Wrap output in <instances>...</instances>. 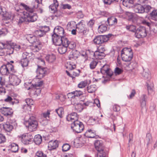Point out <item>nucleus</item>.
<instances>
[{"mask_svg": "<svg viewBox=\"0 0 157 157\" xmlns=\"http://www.w3.org/2000/svg\"><path fill=\"white\" fill-rule=\"evenodd\" d=\"M37 18L38 16L36 13H29L24 12L21 15L18 17V19H17V22L19 25L23 23L27 24L30 22L36 21Z\"/></svg>", "mask_w": 157, "mask_h": 157, "instance_id": "f257e3e1", "label": "nucleus"}, {"mask_svg": "<svg viewBox=\"0 0 157 157\" xmlns=\"http://www.w3.org/2000/svg\"><path fill=\"white\" fill-rule=\"evenodd\" d=\"M26 38L30 43L33 44L31 48L33 52H38L41 49L42 44L39 40H37L35 35H28Z\"/></svg>", "mask_w": 157, "mask_h": 157, "instance_id": "f03ea898", "label": "nucleus"}, {"mask_svg": "<svg viewBox=\"0 0 157 157\" xmlns=\"http://www.w3.org/2000/svg\"><path fill=\"white\" fill-rule=\"evenodd\" d=\"M27 117L25 118V124L29 130L33 132L36 130L38 126L37 122L35 117L33 116H31L28 119Z\"/></svg>", "mask_w": 157, "mask_h": 157, "instance_id": "7ed1b4c3", "label": "nucleus"}, {"mask_svg": "<svg viewBox=\"0 0 157 157\" xmlns=\"http://www.w3.org/2000/svg\"><path fill=\"white\" fill-rule=\"evenodd\" d=\"M121 55L122 60L123 61L129 62L131 60L133 56V54L131 48H124L121 51Z\"/></svg>", "mask_w": 157, "mask_h": 157, "instance_id": "20e7f679", "label": "nucleus"}, {"mask_svg": "<svg viewBox=\"0 0 157 157\" xmlns=\"http://www.w3.org/2000/svg\"><path fill=\"white\" fill-rule=\"evenodd\" d=\"M137 2L134 6V11L136 13H144V9L143 5L148 4V0H136Z\"/></svg>", "mask_w": 157, "mask_h": 157, "instance_id": "39448f33", "label": "nucleus"}, {"mask_svg": "<svg viewBox=\"0 0 157 157\" xmlns=\"http://www.w3.org/2000/svg\"><path fill=\"white\" fill-rule=\"evenodd\" d=\"M10 72H14L15 71L13 66L9 63L2 65L0 68V73L2 75H8L11 73Z\"/></svg>", "mask_w": 157, "mask_h": 157, "instance_id": "423d86ee", "label": "nucleus"}, {"mask_svg": "<svg viewBox=\"0 0 157 157\" xmlns=\"http://www.w3.org/2000/svg\"><path fill=\"white\" fill-rule=\"evenodd\" d=\"M71 128L74 131L79 133L83 131L84 127L82 122L79 121H75L71 123Z\"/></svg>", "mask_w": 157, "mask_h": 157, "instance_id": "0eeeda50", "label": "nucleus"}, {"mask_svg": "<svg viewBox=\"0 0 157 157\" xmlns=\"http://www.w3.org/2000/svg\"><path fill=\"white\" fill-rule=\"evenodd\" d=\"M32 56L33 53L31 52L28 53L25 52L23 53L22 58L20 61V63L23 67L28 66L29 61L32 59Z\"/></svg>", "mask_w": 157, "mask_h": 157, "instance_id": "6e6552de", "label": "nucleus"}, {"mask_svg": "<svg viewBox=\"0 0 157 157\" xmlns=\"http://www.w3.org/2000/svg\"><path fill=\"white\" fill-rule=\"evenodd\" d=\"M112 35L111 34H109L107 35L97 36L94 39V42L97 44H101L107 42Z\"/></svg>", "mask_w": 157, "mask_h": 157, "instance_id": "1a4fd4ad", "label": "nucleus"}, {"mask_svg": "<svg viewBox=\"0 0 157 157\" xmlns=\"http://www.w3.org/2000/svg\"><path fill=\"white\" fill-rule=\"evenodd\" d=\"M83 92L80 90H76L72 92L69 93L67 94V96L68 98H71V102H75V101H79V97L82 95Z\"/></svg>", "mask_w": 157, "mask_h": 157, "instance_id": "9d476101", "label": "nucleus"}, {"mask_svg": "<svg viewBox=\"0 0 157 157\" xmlns=\"http://www.w3.org/2000/svg\"><path fill=\"white\" fill-rule=\"evenodd\" d=\"M33 136L31 134L25 133L19 136L22 142L25 144L27 145L32 143Z\"/></svg>", "mask_w": 157, "mask_h": 157, "instance_id": "9b49d317", "label": "nucleus"}, {"mask_svg": "<svg viewBox=\"0 0 157 157\" xmlns=\"http://www.w3.org/2000/svg\"><path fill=\"white\" fill-rule=\"evenodd\" d=\"M147 35L146 28L144 26L139 27L136 29L135 33V36L138 38L145 37Z\"/></svg>", "mask_w": 157, "mask_h": 157, "instance_id": "f8f14e48", "label": "nucleus"}, {"mask_svg": "<svg viewBox=\"0 0 157 157\" xmlns=\"http://www.w3.org/2000/svg\"><path fill=\"white\" fill-rule=\"evenodd\" d=\"M84 21L81 20L76 25L75 28L77 29V32L85 34L86 33L87 29L85 27V25L83 24Z\"/></svg>", "mask_w": 157, "mask_h": 157, "instance_id": "ddd939ff", "label": "nucleus"}, {"mask_svg": "<svg viewBox=\"0 0 157 157\" xmlns=\"http://www.w3.org/2000/svg\"><path fill=\"white\" fill-rule=\"evenodd\" d=\"M47 69L38 66L36 70L37 75L36 77L38 79H40L45 76L47 73Z\"/></svg>", "mask_w": 157, "mask_h": 157, "instance_id": "4468645a", "label": "nucleus"}, {"mask_svg": "<svg viewBox=\"0 0 157 157\" xmlns=\"http://www.w3.org/2000/svg\"><path fill=\"white\" fill-rule=\"evenodd\" d=\"M100 71L102 74L106 75L111 77L113 75V72L109 67V66L105 64L101 68Z\"/></svg>", "mask_w": 157, "mask_h": 157, "instance_id": "2eb2a0df", "label": "nucleus"}, {"mask_svg": "<svg viewBox=\"0 0 157 157\" xmlns=\"http://www.w3.org/2000/svg\"><path fill=\"white\" fill-rule=\"evenodd\" d=\"M2 44L4 48L9 49V51H8V52H9V55L13 53V49L12 47H13L14 43L11 40L7 41L6 42L2 43Z\"/></svg>", "mask_w": 157, "mask_h": 157, "instance_id": "dca6fc26", "label": "nucleus"}, {"mask_svg": "<svg viewBox=\"0 0 157 157\" xmlns=\"http://www.w3.org/2000/svg\"><path fill=\"white\" fill-rule=\"evenodd\" d=\"M94 145L95 149L98 152L104 151V146L102 141L97 140L95 141Z\"/></svg>", "mask_w": 157, "mask_h": 157, "instance_id": "f3484780", "label": "nucleus"}, {"mask_svg": "<svg viewBox=\"0 0 157 157\" xmlns=\"http://www.w3.org/2000/svg\"><path fill=\"white\" fill-rule=\"evenodd\" d=\"M0 111L2 114L6 116L11 115L13 112L12 109L9 107H2Z\"/></svg>", "mask_w": 157, "mask_h": 157, "instance_id": "a211bd4d", "label": "nucleus"}, {"mask_svg": "<svg viewBox=\"0 0 157 157\" xmlns=\"http://www.w3.org/2000/svg\"><path fill=\"white\" fill-rule=\"evenodd\" d=\"M54 34L53 35L63 36L64 33V29L62 27L60 26H57L54 29Z\"/></svg>", "mask_w": 157, "mask_h": 157, "instance_id": "6ab92c4d", "label": "nucleus"}, {"mask_svg": "<svg viewBox=\"0 0 157 157\" xmlns=\"http://www.w3.org/2000/svg\"><path fill=\"white\" fill-rule=\"evenodd\" d=\"M79 101H76L75 102H71L74 106L75 109L78 112H81L83 109V106L82 105V101H81L79 102Z\"/></svg>", "mask_w": 157, "mask_h": 157, "instance_id": "aec40b11", "label": "nucleus"}, {"mask_svg": "<svg viewBox=\"0 0 157 157\" xmlns=\"http://www.w3.org/2000/svg\"><path fill=\"white\" fill-rule=\"evenodd\" d=\"M62 36L52 35V39L54 44L56 46H59L62 43Z\"/></svg>", "mask_w": 157, "mask_h": 157, "instance_id": "412c9836", "label": "nucleus"}, {"mask_svg": "<svg viewBox=\"0 0 157 157\" xmlns=\"http://www.w3.org/2000/svg\"><path fill=\"white\" fill-rule=\"evenodd\" d=\"M78 116L75 112H73L68 114L66 117V119L68 121H78Z\"/></svg>", "mask_w": 157, "mask_h": 157, "instance_id": "4be33fe9", "label": "nucleus"}, {"mask_svg": "<svg viewBox=\"0 0 157 157\" xmlns=\"http://www.w3.org/2000/svg\"><path fill=\"white\" fill-rule=\"evenodd\" d=\"M85 136L88 138H96L98 136L96 135L95 131L91 129H89L84 134Z\"/></svg>", "mask_w": 157, "mask_h": 157, "instance_id": "5701e85b", "label": "nucleus"}, {"mask_svg": "<svg viewBox=\"0 0 157 157\" xmlns=\"http://www.w3.org/2000/svg\"><path fill=\"white\" fill-rule=\"evenodd\" d=\"M58 5L59 3L57 0H53V3L49 6L50 11L51 13H55L57 10V8Z\"/></svg>", "mask_w": 157, "mask_h": 157, "instance_id": "b1692460", "label": "nucleus"}, {"mask_svg": "<svg viewBox=\"0 0 157 157\" xmlns=\"http://www.w3.org/2000/svg\"><path fill=\"white\" fill-rule=\"evenodd\" d=\"M90 53L97 59H102L105 56V54L104 53H101L98 51H96L95 52H92Z\"/></svg>", "mask_w": 157, "mask_h": 157, "instance_id": "393cba45", "label": "nucleus"}, {"mask_svg": "<svg viewBox=\"0 0 157 157\" xmlns=\"http://www.w3.org/2000/svg\"><path fill=\"white\" fill-rule=\"evenodd\" d=\"M78 52L77 50H72L69 54V59L72 60H75L78 58Z\"/></svg>", "mask_w": 157, "mask_h": 157, "instance_id": "a878e982", "label": "nucleus"}, {"mask_svg": "<svg viewBox=\"0 0 157 157\" xmlns=\"http://www.w3.org/2000/svg\"><path fill=\"white\" fill-rule=\"evenodd\" d=\"M58 146V143L57 140L54 141L51 140L49 142L48 144V148L50 150L56 149Z\"/></svg>", "mask_w": 157, "mask_h": 157, "instance_id": "bb28decb", "label": "nucleus"}, {"mask_svg": "<svg viewBox=\"0 0 157 157\" xmlns=\"http://www.w3.org/2000/svg\"><path fill=\"white\" fill-rule=\"evenodd\" d=\"M11 81L13 85L17 86L20 83L21 80L17 76L14 75L11 77Z\"/></svg>", "mask_w": 157, "mask_h": 157, "instance_id": "cd10ccee", "label": "nucleus"}, {"mask_svg": "<svg viewBox=\"0 0 157 157\" xmlns=\"http://www.w3.org/2000/svg\"><path fill=\"white\" fill-rule=\"evenodd\" d=\"M3 128L6 131L10 132L13 129V126L10 123L7 122L4 123Z\"/></svg>", "mask_w": 157, "mask_h": 157, "instance_id": "c85d7f7f", "label": "nucleus"}, {"mask_svg": "<svg viewBox=\"0 0 157 157\" xmlns=\"http://www.w3.org/2000/svg\"><path fill=\"white\" fill-rule=\"evenodd\" d=\"M146 95L145 94H143L142 96V99L141 101V110L146 109V101L145 100Z\"/></svg>", "mask_w": 157, "mask_h": 157, "instance_id": "c756f323", "label": "nucleus"}, {"mask_svg": "<svg viewBox=\"0 0 157 157\" xmlns=\"http://www.w3.org/2000/svg\"><path fill=\"white\" fill-rule=\"evenodd\" d=\"M58 49V51L61 54H63L65 53L67 51V46H64V45H60L59 46Z\"/></svg>", "mask_w": 157, "mask_h": 157, "instance_id": "7c9ffc66", "label": "nucleus"}, {"mask_svg": "<svg viewBox=\"0 0 157 157\" xmlns=\"http://www.w3.org/2000/svg\"><path fill=\"white\" fill-rule=\"evenodd\" d=\"M76 22L75 21H71L68 22L67 26V28L68 30L69 31L73 29H75L76 26Z\"/></svg>", "mask_w": 157, "mask_h": 157, "instance_id": "2f4dec72", "label": "nucleus"}, {"mask_svg": "<svg viewBox=\"0 0 157 157\" xmlns=\"http://www.w3.org/2000/svg\"><path fill=\"white\" fill-rule=\"evenodd\" d=\"M34 143L37 145L40 144L42 141V137L40 135H35L33 139Z\"/></svg>", "mask_w": 157, "mask_h": 157, "instance_id": "473e14b6", "label": "nucleus"}, {"mask_svg": "<svg viewBox=\"0 0 157 157\" xmlns=\"http://www.w3.org/2000/svg\"><path fill=\"white\" fill-rule=\"evenodd\" d=\"M46 60L49 63H52L56 59V57L53 54L47 55L45 57Z\"/></svg>", "mask_w": 157, "mask_h": 157, "instance_id": "72a5a7b5", "label": "nucleus"}, {"mask_svg": "<svg viewBox=\"0 0 157 157\" xmlns=\"http://www.w3.org/2000/svg\"><path fill=\"white\" fill-rule=\"evenodd\" d=\"M20 5L23 6L25 9L27 11V13H33L34 11V9L33 8H31L28 6L27 5L23 3H21Z\"/></svg>", "mask_w": 157, "mask_h": 157, "instance_id": "f704fd0d", "label": "nucleus"}, {"mask_svg": "<svg viewBox=\"0 0 157 157\" xmlns=\"http://www.w3.org/2000/svg\"><path fill=\"white\" fill-rule=\"evenodd\" d=\"M125 28L127 30L132 32H135L136 31V27L133 25H126Z\"/></svg>", "mask_w": 157, "mask_h": 157, "instance_id": "c9c22d12", "label": "nucleus"}, {"mask_svg": "<svg viewBox=\"0 0 157 157\" xmlns=\"http://www.w3.org/2000/svg\"><path fill=\"white\" fill-rule=\"evenodd\" d=\"M88 92L89 93H93L97 90L96 86L95 85H91L88 86L87 88Z\"/></svg>", "mask_w": 157, "mask_h": 157, "instance_id": "e433bc0d", "label": "nucleus"}, {"mask_svg": "<svg viewBox=\"0 0 157 157\" xmlns=\"http://www.w3.org/2000/svg\"><path fill=\"white\" fill-rule=\"evenodd\" d=\"M34 35L36 37H41L45 35V33L41 29L35 31L34 32Z\"/></svg>", "mask_w": 157, "mask_h": 157, "instance_id": "4c0bfd02", "label": "nucleus"}, {"mask_svg": "<svg viewBox=\"0 0 157 157\" xmlns=\"http://www.w3.org/2000/svg\"><path fill=\"white\" fill-rule=\"evenodd\" d=\"M107 21L109 25H115L117 22V19L114 17L108 18Z\"/></svg>", "mask_w": 157, "mask_h": 157, "instance_id": "58836bf2", "label": "nucleus"}, {"mask_svg": "<svg viewBox=\"0 0 157 157\" xmlns=\"http://www.w3.org/2000/svg\"><path fill=\"white\" fill-rule=\"evenodd\" d=\"M4 101L11 105H13L15 103L14 99L10 96H8L7 98L4 100Z\"/></svg>", "mask_w": 157, "mask_h": 157, "instance_id": "ea45409f", "label": "nucleus"}, {"mask_svg": "<svg viewBox=\"0 0 157 157\" xmlns=\"http://www.w3.org/2000/svg\"><path fill=\"white\" fill-rule=\"evenodd\" d=\"M107 28L105 25H101L99 26L98 30L99 33H102L107 30Z\"/></svg>", "mask_w": 157, "mask_h": 157, "instance_id": "a19ab883", "label": "nucleus"}, {"mask_svg": "<svg viewBox=\"0 0 157 157\" xmlns=\"http://www.w3.org/2000/svg\"><path fill=\"white\" fill-rule=\"evenodd\" d=\"M151 19L155 21H157V10H153L150 13Z\"/></svg>", "mask_w": 157, "mask_h": 157, "instance_id": "79ce46f5", "label": "nucleus"}, {"mask_svg": "<svg viewBox=\"0 0 157 157\" xmlns=\"http://www.w3.org/2000/svg\"><path fill=\"white\" fill-rule=\"evenodd\" d=\"M142 76L144 78V79H148L149 80L151 78V75L149 71L148 70L147 71H144L142 73Z\"/></svg>", "mask_w": 157, "mask_h": 157, "instance_id": "37998d69", "label": "nucleus"}, {"mask_svg": "<svg viewBox=\"0 0 157 157\" xmlns=\"http://www.w3.org/2000/svg\"><path fill=\"white\" fill-rule=\"evenodd\" d=\"M56 112L60 118L62 117V115L64 113L63 109L62 107H60L56 109Z\"/></svg>", "mask_w": 157, "mask_h": 157, "instance_id": "c03bdc74", "label": "nucleus"}, {"mask_svg": "<svg viewBox=\"0 0 157 157\" xmlns=\"http://www.w3.org/2000/svg\"><path fill=\"white\" fill-rule=\"evenodd\" d=\"M98 63V62L97 60H93L91 61L89 64L90 68L91 69H94Z\"/></svg>", "mask_w": 157, "mask_h": 157, "instance_id": "a18cd8bd", "label": "nucleus"}, {"mask_svg": "<svg viewBox=\"0 0 157 157\" xmlns=\"http://www.w3.org/2000/svg\"><path fill=\"white\" fill-rule=\"evenodd\" d=\"M134 3V0H123L122 2L123 5L127 7L129 6L130 4H132Z\"/></svg>", "mask_w": 157, "mask_h": 157, "instance_id": "49530a36", "label": "nucleus"}, {"mask_svg": "<svg viewBox=\"0 0 157 157\" xmlns=\"http://www.w3.org/2000/svg\"><path fill=\"white\" fill-rule=\"evenodd\" d=\"M11 151L14 152H16L18 150V146L15 143H13L11 144Z\"/></svg>", "mask_w": 157, "mask_h": 157, "instance_id": "de8ad7c7", "label": "nucleus"}, {"mask_svg": "<svg viewBox=\"0 0 157 157\" xmlns=\"http://www.w3.org/2000/svg\"><path fill=\"white\" fill-rule=\"evenodd\" d=\"M62 44L64 46H68V44L69 43L70 41L65 36H63L62 38Z\"/></svg>", "mask_w": 157, "mask_h": 157, "instance_id": "09e8293b", "label": "nucleus"}, {"mask_svg": "<svg viewBox=\"0 0 157 157\" xmlns=\"http://www.w3.org/2000/svg\"><path fill=\"white\" fill-rule=\"evenodd\" d=\"M2 16L4 17V18H5L6 20H10L11 17V15L9 14L6 11L4 12Z\"/></svg>", "mask_w": 157, "mask_h": 157, "instance_id": "8fccbe9b", "label": "nucleus"}, {"mask_svg": "<svg viewBox=\"0 0 157 157\" xmlns=\"http://www.w3.org/2000/svg\"><path fill=\"white\" fill-rule=\"evenodd\" d=\"M8 33V30L6 28H2L0 30V36H5Z\"/></svg>", "mask_w": 157, "mask_h": 157, "instance_id": "3c124183", "label": "nucleus"}, {"mask_svg": "<svg viewBox=\"0 0 157 157\" xmlns=\"http://www.w3.org/2000/svg\"><path fill=\"white\" fill-rule=\"evenodd\" d=\"M62 151H68L70 148V146L67 144H65L62 146Z\"/></svg>", "mask_w": 157, "mask_h": 157, "instance_id": "603ef678", "label": "nucleus"}, {"mask_svg": "<svg viewBox=\"0 0 157 157\" xmlns=\"http://www.w3.org/2000/svg\"><path fill=\"white\" fill-rule=\"evenodd\" d=\"M87 84L86 81H82L78 85V87L79 88H83L86 86Z\"/></svg>", "mask_w": 157, "mask_h": 157, "instance_id": "864d4df0", "label": "nucleus"}, {"mask_svg": "<svg viewBox=\"0 0 157 157\" xmlns=\"http://www.w3.org/2000/svg\"><path fill=\"white\" fill-rule=\"evenodd\" d=\"M67 47L71 49L75 48L76 46L75 43L73 41H70Z\"/></svg>", "mask_w": 157, "mask_h": 157, "instance_id": "5fc2aeb1", "label": "nucleus"}, {"mask_svg": "<svg viewBox=\"0 0 157 157\" xmlns=\"http://www.w3.org/2000/svg\"><path fill=\"white\" fill-rule=\"evenodd\" d=\"M147 88L148 94H149L153 91V86L152 85H150L147 82Z\"/></svg>", "mask_w": 157, "mask_h": 157, "instance_id": "6e6d98bb", "label": "nucleus"}, {"mask_svg": "<svg viewBox=\"0 0 157 157\" xmlns=\"http://www.w3.org/2000/svg\"><path fill=\"white\" fill-rule=\"evenodd\" d=\"M6 141V139L5 136L0 133V144L4 143Z\"/></svg>", "mask_w": 157, "mask_h": 157, "instance_id": "4d7b16f0", "label": "nucleus"}, {"mask_svg": "<svg viewBox=\"0 0 157 157\" xmlns=\"http://www.w3.org/2000/svg\"><path fill=\"white\" fill-rule=\"evenodd\" d=\"M147 4H144L143 5L144 6V12H148L151 9V7Z\"/></svg>", "mask_w": 157, "mask_h": 157, "instance_id": "13d9d810", "label": "nucleus"}, {"mask_svg": "<svg viewBox=\"0 0 157 157\" xmlns=\"http://www.w3.org/2000/svg\"><path fill=\"white\" fill-rule=\"evenodd\" d=\"M36 156L38 157H46V154H44L43 152L40 151H38L36 154Z\"/></svg>", "mask_w": 157, "mask_h": 157, "instance_id": "bf43d9fd", "label": "nucleus"}, {"mask_svg": "<svg viewBox=\"0 0 157 157\" xmlns=\"http://www.w3.org/2000/svg\"><path fill=\"white\" fill-rule=\"evenodd\" d=\"M123 71L121 69L118 67L115 68V74L116 75H119L121 74L123 72Z\"/></svg>", "mask_w": 157, "mask_h": 157, "instance_id": "052dcab7", "label": "nucleus"}, {"mask_svg": "<svg viewBox=\"0 0 157 157\" xmlns=\"http://www.w3.org/2000/svg\"><path fill=\"white\" fill-rule=\"evenodd\" d=\"M97 157H105V153L104 151L98 152Z\"/></svg>", "mask_w": 157, "mask_h": 157, "instance_id": "680f3d73", "label": "nucleus"}, {"mask_svg": "<svg viewBox=\"0 0 157 157\" xmlns=\"http://www.w3.org/2000/svg\"><path fill=\"white\" fill-rule=\"evenodd\" d=\"M31 105L27 104H24L22 105V108L25 110H30L31 109Z\"/></svg>", "mask_w": 157, "mask_h": 157, "instance_id": "e2e57ef3", "label": "nucleus"}, {"mask_svg": "<svg viewBox=\"0 0 157 157\" xmlns=\"http://www.w3.org/2000/svg\"><path fill=\"white\" fill-rule=\"evenodd\" d=\"M25 102L26 104L29 105H32L33 104V100L31 98H27L25 100Z\"/></svg>", "mask_w": 157, "mask_h": 157, "instance_id": "0e129e2a", "label": "nucleus"}, {"mask_svg": "<svg viewBox=\"0 0 157 157\" xmlns=\"http://www.w3.org/2000/svg\"><path fill=\"white\" fill-rule=\"evenodd\" d=\"M113 109L114 111L118 112L120 110V107L119 105L115 104L113 106Z\"/></svg>", "mask_w": 157, "mask_h": 157, "instance_id": "69168bd1", "label": "nucleus"}, {"mask_svg": "<svg viewBox=\"0 0 157 157\" xmlns=\"http://www.w3.org/2000/svg\"><path fill=\"white\" fill-rule=\"evenodd\" d=\"M98 52H101V53H104V52L105 51V47L103 46H100L98 48Z\"/></svg>", "mask_w": 157, "mask_h": 157, "instance_id": "338daca9", "label": "nucleus"}, {"mask_svg": "<svg viewBox=\"0 0 157 157\" xmlns=\"http://www.w3.org/2000/svg\"><path fill=\"white\" fill-rule=\"evenodd\" d=\"M98 119L97 117H91L90 118L89 120L90 122L91 123L93 124L96 123V121L98 122Z\"/></svg>", "mask_w": 157, "mask_h": 157, "instance_id": "774afa93", "label": "nucleus"}]
</instances>
